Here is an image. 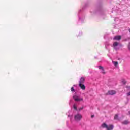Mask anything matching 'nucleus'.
Returning <instances> with one entry per match:
<instances>
[{
	"label": "nucleus",
	"instance_id": "obj_1",
	"mask_svg": "<svg viewBox=\"0 0 130 130\" xmlns=\"http://www.w3.org/2000/svg\"><path fill=\"white\" fill-rule=\"evenodd\" d=\"M102 127L103 128H106L107 130H113L114 128V126L112 124H109L108 125L105 123L102 124Z\"/></svg>",
	"mask_w": 130,
	"mask_h": 130
},
{
	"label": "nucleus",
	"instance_id": "obj_2",
	"mask_svg": "<svg viewBox=\"0 0 130 130\" xmlns=\"http://www.w3.org/2000/svg\"><path fill=\"white\" fill-rule=\"evenodd\" d=\"M82 116L81 115V114H77V115H76L74 117L75 120L76 121H80V120H81V119H82Z\"/></svg>",
	"mask_w": 130,
	"mask_h": 130
},
{
	"label": "nucleus",
	"instance_id": "obj_3",
	"mask_svg": "<svg viewBox=\"0 0 130 130\" xmlns=\"http://www.w3.org/2000/svg\"><path fill=\"white\" fill-rule=\"evenodd\" d=\"M116 94V91H115V90H110L108 91V92L107 93V95H115Z\"/></svg>",
	"mask_w": 130,
	"mask_h": 130
},
{
	"label": "nucleus",
	"instance_id": "obj_4",
	"mask_svg": "<svg viewBox=\"0 0 130 130\" xmlns=\"http://www.w3.org/2000/svg\"><path fill=\"white\" fill-rule=\"evenodd\" d=\"M73 99L75 101H83V98H79L78 96L76 95L73 96Z\"/></svg>",
	"mask_w": 130,
	"mask_h": 130
},
{
	"label": "nucleus",
	"instance_id": "obj_5",
	"mask_svg": "<svg viewBox=\"0 0 130 130\" xmlns=\"http://www.w3.org/2000/svg\"><path fill=\"white\" fill-rule=\"evenodd\" d=\"M121 39V36L117 35L115 36L113 38V40H120Z\"/></svg>",
	"mask_w": 130,
	"mask_h": 130
},
{
	"label": "nucleus",
	"instance_id": "obj_6",
	"mask_svg": "<svg viewBox=\"0 0 130 130\" xmlns=\"http://www.w3.org/2000/svg\"><path fill=\"white\" fill-rule=\"evenodd\" d=\"M85 83V77H82L79 81V84H84Z\"/></svg>",
	"mask_w": 130,
	"mask_h": 130
},
{
	"label": "nucleus",
	"instance_id": "obj_7",
	"mask_svg": "<svg viewBox=\"0 0 130 130\" xmlns=\"http://www.w3.org/2000/svg\"><path fill=\"white\" fill-rule=\"evenodd\" d=\"M79 87H80L82 90H86V86H85V85H84V84H79Z\"/></svg>",
	"mask_w": 130,
	"mask_h": 130
},
{
	"label": "nucleus",
	"instance_id": "obj_8",
	"mask_svg": "<svg viewBox=\"0 0 130 130\" xmlns=\"http://www.w3.org/2000/svg\"><path fill=\"white\" fill-rule=\"evenodd\" d=\"M122 124H125V125L128 124H129V121H128V120H125V121H123L122 122Z\"/></svg>",
	"mask_w": 130,
	"mask_h": 130
},
{
	"label": "nucleus",
	"instance_id": "obj_9",
	"mask_svg": "<svg viewBox=\"0 0 130 130\" xmlns=\"http://www.w3.org/2000/svg\"><path fill=\"white\" fill-rule=\"evenodd\" d=\"M114 47H116L118 45V42H114L113 44Z\"/></svg>",
	"mask_w": 130,
	"mask_h": 130
},
{
	"label": "nucleus",
	"instance_id": "obj_10",
	"mask_svg": "<svg viewBox=\"0 0 130 130\" xmlns=\"http://www.w3.org/2000/svg\"><path fill=\"white\" fill-rule=\"evenodd\" d=\"M118 119V115H115V116L114 117V119Z\"/></svg>",
	"mask_w": 130,
	"mask_h": 130
},
{
	"label": "nucleus",
	"instance_id": "obj_11",
	"mask_svg": "<svg viewBox=\"0 0 130 130\" xmlns=\"http://www.w3.org/2000/svg\"><path fill=\"white\" fill-rule=\"evenodd\" d=\"M101 70H102L101 73H102V74H103L104 75L105 74V71H104V69L103 68Z\"/></svg>",
	"mask_w": 130,
	"mask_h": 130
},
{
	"label": "nucleus",
	"instance_id": "obj_12",
	"mask_svg": "<svg viewBox=\"0 0 130 130\" xmlns=\"http://www.w3.org/2000/svg\"><path fill=\"white\" fill-rule=\"evenodd\" d=\"M71 92H75V88L73 87H71Z\"/></svg>",
	"mask_w": 130,
	"mask_h": 130
},
{
	"label": "nucleus",
	"instance_id": "obj_13",
	"mask_svg": "<svg viewBox=\"0 0 130 130\" xmlns=\"http://www.w3.org/2000/svg\"><path fill=\"white\" fill-rule=\"evenodd\" d=\"M73 107L75 110H77V106H76V105H74Z\"/></svg>",
	"mask_w": 130,
	"mask_h": 130
},
{
	"label": "nucleus",
	"instance_id": "obj_14",
	"mask_svg": "<svg viewBox=\"0 0 130 130\" xmlns=\"http://www.w3.org/2000/svg\"><path fill=\"white\" fill-rule=\"evenodd\" d=\"M99 69L100 70H103V69H104V68H103V67L100 66H99Z\"/></svg>",
	"mask_w": 130,
	"mask_h": 130
},
{
	"label": "nucleus",
	"instance_id": "obj_15",
	"mask_svg": "<svg viewBox=\"0 0 130 130\" xmlns=\"http://www.w3.org/2000/svg\"><path fill=\"white\" fill-rule=\"evenodd\" d=\"M113 63H114V64L115 66H117V64H118V62H113Z\"/></svg>",
	"mask_w": 130,
	"mask_h": 130
},
{
	"label": "nucleus",
	"instance_id": "obj_16",
	"mask_svg": "<svg viewBox=\"0 0 130 130\" xmlns=\"http://www.w3.org/2000/svg\"><path fill=\"white\" fill-rule=\"evenodd\" d=\"M128 49L130 51V43L128 44Z\"/></svg>",
	"mask_w": 130,
	"mask_h": 130
},
{
	"label": "nucleus",
	"instance_id": "obj_17",
	"mask_svg": "<svg viewBox=\"0 0 130 130\" xmlns=\"http://www.w3.org/2000/svg\"><path fill=\"white\" fill-rule=\"evenodd\" d=\"M94 116H95L94 115H91V118H93V117H94Z\"/></svg>",
	"mask_w": 130,
	"mask_h": 130
},
{
	"label": "nucleus",
	"instance_id": "obj_18",
	"mask_svg": "<svg viewBox=\"0 0 130 130\" xmlns=\"http://www.w3.org/2000/svg\"><path fill=\"white\" fill-rule=\"evenodd\" d=\"M82 109H83V108H80L79 110H82Z\"/></svg>",
	"mask_w": 130,
	"mask_h": 130
}]
</instances>
